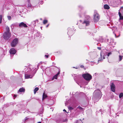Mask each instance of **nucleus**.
I'll use <instances>...</instances> for the list:
<instances>
[{
  "mask_svg": "<svg viewBox=\"0 0 123 123\" xmlns=\"http://www.w3.org/2000/svg\"><path fill=\"white\" fill-rule=\"evenodd\" d=\"M109 40H108L107 41L108 42V43H109V44L110 45H112L113 44V43H114L113 42V40H111V42H109Z\"/></svg>",
  "mask_w": 123,
  "mask_h": 123,
  "instance_id": "nucleus-20",
  "label": "nucleus"
},
{
  "mask_svg": "<svg viewBox=\"0 0 123 123\" xmlns=\"http://www.w3.org/2000/svg\"><path fill=\"white\" fill-rule=\"evenodd\" d=\"M16 51L14 48H11L10 50V54L12 55H14L16 53Z\"/></svg>",
  "mask_w": 123,
  "mask_h": 123,
  "instance_id": "nucleus-6",
  "label": "nucleus"
},
{
  "mask_svg": "<svg viewBox=\"0 0 123 123\" xmlns=\"http://www.w3.org/2000/svg\"><path fill=\"white\" fill-rule=\"evenodd\" d=\"M103 59H105V57L104 56V55H103Z\"/></svg>",
  "mask_w": 123,
  "mask_h": 123,
  "instance_id": "nucleus-39",
  "label": "nucleus"
},
{
  "mask_svg": "<svg viewBox=\"0 0 123 123\" xmlns=\"http://www.w3.org/2000/svg\"><path fill=\"white\" fill-rule=\"evenodd\" d=\"M39 63H40V65L41 64H42V62H40Z\"/></svg>",
  "mask_w": 123,
  "mask_h": 123,
  "instance_id": "nucleus-36",
  "label": "nucleus"
},
{
  "mask_svg": "<svg viewBox=\"0 0 123 123\" xmlns=\"http://www.w3.org/2000/svg\"><path fill=\"white\" fill-rule=\"evenodd\" d=\"M37 123H41V122H38Z\"/></svg>",
  "mask_w": 123,
  "mask_h": 123,
  "instance_id": "nucleus-43",
  "label": "nucleus"
},
{
  "mask_svg": "<svg viewBox=\"0 0 123 123\" xmlns=\"http://www.w3.org/2000/svg\"><path fill=\"white\" fill-rule=\"evenodd\" d=\"M91 65H93V64H91Z\"/></svg>",
  "mask_w": 123,
  "mask_h": 123,
  "instance_id": "nucleus-46",
  "label": "nucleus"
},
{
  "mask_svg": "<svg viewBox=\"0 0 123 123\" xmlns=\"http://www.w3.org/2000/svg\"><path fill=\"white\" fill-rule=\"evenodd\" d=\"M79 27L80 28L82 29V28H81V26H79Z\"/></svg>",
  "mask_w": 123,
  "mask_h": 123,
  "instance_id": "nucleus-40",
  "label": "nucleus"
},
{
  "mask_svg": "<svg viewBox=\"0 0 123 123\" xmlns=\"http://www.w3.org/2000/svg\"><path fill=\"white\" fill-rule=\"evenodd\" d=\"M98 49H99V50H101V48L100 47H98Z\"/></svg>",
  "mask_w": 123,
  "mask_h": 123,
  "instance_id": "nucleus-34",
  "label": "nucleus"
},
{
  "mask_svg": "<svg viewBox=\"0 0 123 123\" xmlns=\"http://www.w3.org/2000/svg\"><path fill=\"white\" fill-rule=\"evenodd\" d=\"M45 56L47 58H48L49 57V55H45Z\"/></svg>",
  "mask_w": 123,
  "mask_h": 123,
  "instance_id": "nucleus-32",
  "label": "nucleus"
},
{
  "mask_svg": "<svg viewBox=\"0 0 123 123\" xmlns=\"http://www.w3.org/2000/svg\"><path fill=\"white\" fill-rule=\"evenodd\" d=\"M104 8L105 9H109L110 8V7L107 4L104 5Z\"/></svg>",
  "mask_w": 123,
  "mask_h": 123,
  "instance_id": "nucleus-14",
  "label": "nucleus"
},
{
  "mask_svg": "<svg viewBox=\"0 0 123 123\" xmlns=\"http://www.w3.org/2000/svg\"><path fill=\"white\" fill-rule=\"evenodd\" d=\"M47 97V96L46 94H45V93L44 92L43 94V99H45Z\"/></svg>",
  "mask_w": 123,
  "mask_h": 123,
  "instance_id": "nucleus-18",
  "label": "nucleus"
},
{
  "mask_svg": "<svg viewBox=\"0 0 123 123\" xmlns=\"http://www.w3.org/2000/svg\"><path fill=\"white\" fill-rule=\"evenodd\" d=\"M68 109L70 110H72L73 109V108L71 107H68Z\"/></svg>",
  "mask_w": 123,
  "mask_h": 123,
  "instance_id": "nucleus-28",
  "label": "nucleus"
},
{
  "mask_svg": "<svg viewBox=\"0 0 123 123\" xmlns=\"http://www.w3.org/2000/svg\"><path fill=\"white\" fill-rule=\"evenodd\" d=\"M82 76L87 81L90 80L92 78L91 75L88 73L83 74Z\"/></svg>",
  "mask_w": 123,
  "mask_h": 123,
  "instance_id": "nucleus-2",
  "label": "nucleus"
},
{
  "mask_svg": "<svg viewBox=\"0 0 123 123\" xmlns=\"http://www.w3.org/2000/svg\"><path fill=\"white\" fill-rule=\"evenodd\" d=\"M118 14L119 17V20H123V16L119 12H118Z\"/></svg>",
  "mask_w": 123,
  "mask_h": 123,
  "instance_id": "nucleus-11",
  "label": "nucleus"
},
{
  "mask_svg": "<svg viewBox=\"0 0 123 123\" xmlns=\"http://www.w3.org/2000/svg\"><path fill=\"white\" fill-rule=\"evenodd\" d=\"M80 121H81V120H77L76 122V123H79Z\"/></svg>",
  "mask_w": 123,
  "mask_h": 123,
  "instance_id": "nucleus-26",
  "label": "nucleus"
},
{
  "mask_svg": "<svg viewBox=\"0 0 123 123\" xmlns=\"http://www.w3.org/2000/svg\"><path fill=\"white\" fill-rule=\"evenodd\" d=\"M2 16L1 15H0V23H1L2 22Z\"/></svg>",
  "mask_w": 123,
  "mask_h": 123,
  "instance_id": "nucleus-24",
  "label": "nucleus"
},
{
  "mask_svg": "<svg viewBox=\"0 0 123 123\" xmlns=\"http://www.w3.org/2000/svg\"><path fill=\"white\" fill-rule=\"evenodd\" d=\"M68 34L70 36L72 35L73 34V31L71 30H69L68 32Z\"/></svg>",
  "mask_w": 123,
  "mask_h": 123,
  "instance_id": "nucleus-12",
  "label": "nucleus"
},
{
  "mask_svg": "<svg viewBox=\"0 0 123 123\" xmlns=\"http://www.w3.org/2000/svg\"><path fill=\"white\" fill-rule=\"evenodd\" d=\"M83 67V66H81V68H82V67Z\"/></svg>",
  "mask_w": 123,
  "mask_h": 123,
  "instance_id": "nucleus-44",
  "label": "nucleus"
},
{
  "mask_svg": "<svg viewBox=\"0 0 123 123\" xmlns=\"http://www.w3.org/2000/svg\"><path fill=\"white\" fill-rule=\"evenodd\" d=\"M85 19L82 23V24L86 26H88L89 25L91 18L89 16L87 15H85Z\"/></svg>",
  "mask_w": 123,
  "mask_h": 123,
  "instance_id": "nucleus-1",
  "label": "nucleus"
},
{
  "mask_svg": "<svg viewBox=\"0 0 123 123\" xmlns=\"http://www.w3.org/2000/svg\"><path fill=\"white\" fill-rule=\"evenodd\" d=\"M60 72L59 71L58 73L55 75L54 76L53 78L57 79L58 76L60 74Z\"/></svg>",
  "mask_w": 123,
  "mask_h": 123,
  "instance_id": "nucleus-13",
  "label": "nucleus"
},
{
  "mask_svg": "<svg viewBox=\"0 0 123 123\" xmlns=\"http://www.w3.org/2000/svg\"><path fill=\"white\" fill-rule=\"evenodd\" d=\"M19 26V27H27V26L26 24L24 23L23 22H21L20 23Z\"/></svg>",
  "mask_w": 123,
  "mask_h": 123,
  "instance_id": "nucleus-8",
  "label": "nucleus"
},
{
  "mask_svg": "<svg viewBox=\"0 0 123 123\" xmlns=\"http://www.w3.org/2000/svg\"><path fill=\"white\" fill-rule=\"evenodd\" d=\"M111 90L113 92H114L115 91V86L113 83H112L111 85Z\"/></svg>",
  "mask_w": 123,
  "mask_h": 123,
  "instance_id": "nucleus-7",
  "label": "nucleus"
},
{
  "mask_svg": "<svg viewBox=\"0 0 123 123\" xmlns=\"http://www.w3.org/2000/svg\"><path fill=\"white\" fill-rule=\"evenodd\" d=\"M102 54L101 53H100V55L101 57V58L100 59L99 58V60L98 61V62H101V61H102Z\"/></svg>",
  "mask_w": 123,
  "mask_h": 123,
  "instance_id": "nucleus-21",
  "label": "nucleus"
},
{
  "mask_svg": "<svg viewBox=\"0 0 123 123\" xmlns=\"http://www.w3.org/2000/svg\"><path fill=\"white\" fill-rule=\"evenodd\" d=\"M8 19L9 20H10L11 18V17L10 16H7Z\"/></svg>",
  "mask_w": 123,
  "mask_h": 123,
  "instance_id": "nucleus-29",
  "label": "nucleus"
},
{
  "mask_svg": "<svg viewBox=\"0 0 123 123\" xmlns=\"http://www.w3.org/2000/svg\"><path fill=\"white\" fill-rule=\"evenodd\" d=\"M40 65V63H39L38 64V65H37V68H39Z\"/></svg>",
  "mask_w": 123,
  "mask_h": 123,
  "instance_id": "nucleus-31",
  "label": "nucleus"
},
{
  "mask_svg": "<svg viewBox=\"0 0 123 123\" xmlns=\"http://www.w3.org/2000/svg\"><path fill=\"white\" fill-rule=\"evenodd\" d=\"M38 20H36L34 21H33L32 22V24L34 26H36L35 24L36 23V22H38Z\"/></svg>",
  "mask_w": 123,
  "mask_h": 123,
  "instance_id": "nucleus-16",
  "label": "nucleus"
},
{
  "mask_svg": "<svg viewBox=\"0 0 123 123\" xmlns=\"http://www.w3.org/2000/svg\"><path fill=\"white\" fill-rule=\"evenodd\" d=\"M99 16L98 13L94 12V15L93 20L95 22H98L99 20Z\"/></svg>",
  "mask_w": 123,
  "mask_h": 123,
  "instance_id": "nucleus-3",
  "label": "nucleus"
},
{
  "mask_svg": "<svg viewBox=\"0 0 123 123\" xmlns=\"http://www.w3.org/2000/svg\"><path fill=\"white\" fill-rule=\"evenodd\" d=\"M17 97V95H14V96L13 97H14V99L15 98Z\"/></svg>",
  "mask_w": 123,
  "mask_h": 123,
  "instance_id": "nucleus-33",
  "label": "nucleus"
},
{
  "mask_svg": "<svg viewBox=\"0 0 123 123\" xmlns=\"http://www.w3.org/2000/svg\"><path fill=\"white\" fill-rule=\"evenodd\" d=\"M4 37L6 39H8L11 37V35L10 32H5L3 34Z\"/></svg>",
  "mask_w": 123,
  "mask_h": 123,
  "instance_id": "nucleus-5",
  "label": "nucleus"
},
{
  "mask_svg": "<svg viewBox=\"0 0 123 123\" xmlns=\"http://www.w3.org/2000/svg\"><path fill=\"white\" fill-rule=\"evenodd\" d=\"M123 57V56H121L120 55L119 56V61H121L122 60V58Z\"/></svg>",
  "mask_w": 123,
  "mask_h": 123,
  "instance_id": "nucleus-22",
  "label": "nucleus"
},
{
  "mask_svg": "<svg viewBox=\"0 0 123 123\" xmlns=\"http://www.w3.org/2000/svg\"><path fill=\"white\" fill-rule=\"evenodd\" d=\"M26 6L28 8H31V4L29 2V1L28 0V3L26 4Z\"/></svg>",
  "mask_w": 123,
  "mask_h": 123,
  "instance_id": "nucleus-10",
  "label": "nucleus"
},
{
  "mask_svg": "<svg viewBox=\"0 0 123 123\" xmlns=\"http://www.w3.org/2000/svg\"><path fill=\"white\" fill-rule=\"evenodd\" d=\"M77 108L79 109L80 110H82L83 109V108L82 107H81L80 106H79Z\"/></svg>",
  "mask_w": 123,
  "mask_h": 123,
  "instance_id": "nucleus-27",
  "label": "nucleus"
},
{
  "mask_svg": "<svg viewBox=\"0 0 123 123\" xmlns=\"http://www.w3.org/2000/svg\"><path fill=\"white\" fill-rule=\"evenodd\" d=\"M39 90V88L38 87L35 88L34 90V94H35L37 91H38Z\"/></svg>",
  "mask_w": 123,
  "mask_h": 123,
  "instance_id": "nucleus-17",
  "label": "nucleus"
},
{
  "mask_svg": "<svg viewBox=\"0 0 123 123\" xmlns=\"http://www.w3.org/2000/svg\"><path fill=\"white\" fill-rule=\"evenodd\" d=\"M33 76L29 75L26 74H25V79H29L32 77Z\"/></svg>",
  "mask_w": 123,
  "mask_h": 123,
  "instance_id": "nucleus-9",
  "label": "nucleus"
},
{
  "mask_svg": "<svg viewBox=\"0 0 123 123\" xmlns=\"http://www.w3.org/2000/svg\"><path fill=\"white\" fill-rule=\"evenodd\" d=\"M123 8V7H121V8L120 9V10H121V8Z\"/></svg>",
  "mask_w": 123,
  "mask_h": 123,
  "instance_id": "nucleus-45",
  "label": "nucleus"
},
{
  "mask_svg": "<svg viewBox=\"0 0 123 123\" xmlns=\"http://www.w3.org/2000/svg\"><path fill=\"white\" fill-rule=\"evenodd\" d=\"M63 111H66V110L65 109H64V110H63Z\"/></svg>",
  "mask_w": 123,
  "mask_h": 123,
  "instance_id": "nucleus-38",
  "label": "nucleus"
},
{
  "mask_svg": "<svg viewBox=\"0 0 123 123\" xmlns=\"http://www.w3.org/2000/svg\"><path fill=\"white\" fill-rule=\"evenodd\" d=\"M18 42V40L17 38L14 39L11 43V45L13 47H15L17 44Z\"/></svg>",
  "mask_w": 123,
  "mask_h": 123,
  "instance_id": "nucleus-4",
  "label": "nucleus"
},
{
  "mask_svg": "<svg viewBox=\"0 0 123 123\" xmlns=\"http://www.w3.org/2000/svg\"><path fill=\"white\" fill-rule=\"evenodd\" d=\"M91 65H93V64H91Z\"/></svg>",
  "mask_w": 123,
  "mask_h": 123,
  "instance_id": "nucleus-47",
  "label": "nucleus"
},
{
  "mask_svg": "<svg viewBox=\"0 0 123 123\" xmlns=\"http://www.w3.org/2000/svg\"><path fill=\"white\" fill-rule=\"evenodd\" d=\"M49 25V24H48V25H47L46 26V27H48V26Z\"/></svg>",
  "mask_w": 123,
  "mask_h": 123,
  "instance_id": "nucleus-37",
  "label": "nucleus"
},
{
  "mask_svg": "<svg viewBox=\"0 0 123 123\" xmlns=\"http://www.w3.org/2000/svg\"><path fill=\"white\" fill-rule=\"evenodd\" d=\"M78 76L79 77H80V76H81V75H79Z\"/></svg>",
  "mask_w": 123,
  "mask_h": 123,
  "instance_id": "nucleus-42",
  "label": "nucleus"
},
{
  "mask_svg": "<svg viewBox=\"0 0 123 123\" xmlns=\"http://www.w3.org/2000/svg\"><path fill=\"white\" fill-rule=\"evenodd\" d=\"M123 96V93H120L119 95V97L120 98H121Z\"/></svg>",
  "mask_w": 123,
  "mask_h": 123,
  "instance_id": "nucleus-23",
  "label": "nucleus"
},
{
  "mask_svg": "<svg viewBox=\"0 0 123 123\" xmlns=\"http://www.w3.org/2000/svg\"><path fill=\"white\" fill-rule=\"evenodd\" d=\"M74 79L75 80V81H76V78L75 77H74Z\"/></svg>",
  "mask_w": 123,
  "mask_h": 123,
  "instance_id": "nucleus-35",
  "label": "nucleus"
},
{
  "mask_svg": "<svg viewBox=\"0 0 123 123\" xmlns=\"http://www.w3.org/2000/svg\"><path fill=\"white\" fill-rule=\"evenodd\" d=\"M48 21L47 20H43V24H45Z\"/></svg>",
  "mask_w": 123,
  "mask_h": 123,
  "instance_id": "nucleus-25",
  "label": "nucleus"
},
{
  "mask_svg": "<svg viewBox=\"0 0 123 123\" xmlns=\"http://www.w3.org/2000/svg\"><path fill=\"white\" fill-rule=\"evenodd\" d=\"M111 52H109L107 54V56H109V55L111 54Z\"/></svg>",
  "mask_w": 123,
  "mask_h": 123,
  "instance_id": "nucleus-30",
  "label": "nucleus"
},
{
  "mask_svg": "<svg viewBox=\"0 0 123 123\" xmlns=\"http://www.w3.org/2000/svg\"><path fill=\"white\" fill-rule=\"evenodd\" d=\"M25 89L24 88H20L18 91V92H24L25 91Z\"/></svg>",
  "mask_w": 123,
  "mask_h": 123,
  "instance_id": "nucleus-15",
  "label": "nucleus"
},
{
  "mask_svg": "<svg viewBox=\"0 0 123 123\" xmlns=\"http://www.w3.org/2000/svg\"><path fill=\"white\" fill-rule=\"evenodd\" d=\"M115 36L116 37H118L119 36H117V37H116V34H115Z\"/></svg>",
  "mask_w": 123,
  "mask_h": 123,
  "instance_id": "nucleus-41",
  "label": "nucleus"
},
{
  "mask_svg": "<svg viewBox=\"0 0 123 123\" xmlns=\"http://www.w3.org/2000/svg\"><path fill=\"white\" fill-rule=\"evenodd\" d=\"M6 30L7 32H10V29L9 27L8 26H6Z\"/></svg>",
  "mask_w": 123,
  "mask_h": 123,
  "instance_id": "nucleus-19",
  "label": "nucleus"
}]
</instances>
